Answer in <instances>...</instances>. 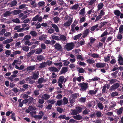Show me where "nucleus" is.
<instances>
[{"instance_id":"obj_53","label":"nucleus","mask_w":123,"mask_h":123,"mask_svg":"<svg viewBox=\"0 0 123 123\" xmlns=\"http://www.w3.org/2000/svg\"><path fill=\"white\" fill-rule=\"evenodd\" d=\"M57 111L59 113H62L63 111V109L59 107H58L56 109Z\"/></svg>"},{"instance_id":"obj_20","label":"nucleus","mask_w":123,"mask_h":123,"mask_svg":"<svg viewBox=\"0 0 123 123\" xmlns=\"http://www.w3.org/2000/svg\"><path fill=\"white\" fill-rule=\"evenodd\" d=\"M68 102V100L66 97H64L63 99L62 104L63 105L67 104Z\"/></svg>"},{"instance_id":"obj_10","label":"nucleus","mask_w":123,"mask_h":123,"mask_svg":"<svg viewBox=\"0 0 123 123\" xmlns=\"http://www.w3.org/2000/svg\"><path fill=\"white\" fill-rule=\"evenodd\" d=\"M49 71L54 72H58L59 71L57 68L55 67H52L49 68Z\"/></svg>"},{"instance_id":"obj_2","label":"nucleus","mask_w":123,"mask_h":123,"mask_svg":"<svg viewBox=\"0 0 123 123\" xmlns=\"http://www.w3.org/2000/svg\"><path fill=\"white\" fill-rule=\"evenodd\" d=\"M39 114L40 115H32V117L35 118L37 120H40L42 118L43 116L44 115V113L42 111H40Z\"/></svg>"},{"instance_id":"obj_41","label":"nucleus","mask_w":123,"mask_h":123,"mask_svg":"<svg viewBox=\"0 0 123 123\" xmlns=\"http://www.w3.org/2000/svg\"><path fill=\"white\" fill-rule=\"evenodd\" d=\"M72 112L71 114L72 115L74 116L78 114L76 110H71Z\"/></svg>"},{"instance_id":"obj_61","label":"nucleus","mask_w":123,"mask_h":123,"mask_svg":"<svg viewBox=\"0 0 123 123\" xmlns=\"http://www.w3.org/2000/svg\"><path fill=\"white\" fill-rule=\"evenodd\" d=\"M104 5L102 3H100L98 6V10H100L102 9Z\"/></svg>"},{"instance_id":"obj_4","label":"nucleus","mask_w":123,"mask_h":123,"mask_svg":"<svg viewBox=\"0 0 123 123\" xmlns=\"http://www.w3.org/2000/svg\"><path fill=\"white\" fill-rule=\"evenodd\" d=\"M119 84L118 83L114 84L111 86L110 90L111 91L112 90H115L119 87Z\"/></svg>"},{"instance_id":"obj_12","label":"nucleus","mask_w":123,"mask_h":123,"mask_svg":"<svg viewBox=\"0 0 123 123\" xmlns=\"http://www.w3.org/2000/svg\"><path fill=\"white\" fill-rule=\"evenodd\" d=\"M72 18L68 20V21L64 24V25L65 26H69L70 25L71 23L72 22Z\"/></svg>"},{"instance_id":"obj_17","label":"nucleus","mask_w":123,"mask_h":123,"mask_svg":"<svg viewBox=\"0 0 123 123\" xmlns=\"http://www.w3.org/2000/svg\"><path fill=\"white\" fill-rule=\"evenodd\" d=\"M12 13L15 15L19 14L21 12V11L20 10H15L12 11Z\"/></svg>"},{"instance_id":"obj_9","label":"nucleus","mask_w":123,"mask_h":123,"mask_svg":"<svg viewBox=\"0 0 123 123\" xmlns=\"http://www.w3.org/2000/svg\"><path fill=\"white\" fill-rule=\"evenodd\" d=\"M39 74L38 71H37V73L36 72L33 74L32 76L31 77L32 79L34 80H36L37 79L38 77Z\"/></svg>"},{"instance_id":"obj_40","label":"nucleus","mask_w":123,"mask_h":123,"mask_svg":"<svg viewBox=\"0 0 123 123\" xmlns=\"http://www.w3.org/2000/svg\"><path fill=\"white\" fill-rule=\"evenodd\" d=\"M37 60L40 61H41L43 59V57L42 55H39L37 57Z\"/></svg>"},{"instance_id":"obj_52","label":"nucleus","mask_w":123,"mask_h":123,"mask_svg":"<svg viewBox=\"0 0 123 123\" xmlns=\"http://www.w3.org/2000/svg\"><path fill=\"white\" fill-rule=\"evenodd\" d=\"M86 61L87 63L90 64H93L94 63V60L90 59L87 60Z\"/></svg>"},{"instance_id":"obj_35","label":"nucleus","mask_w":123,"mask_h":123,"mask_svg":"<svg viewBox=\"0 0 123 123\" xmlns=\"http://www.w3.org/2000/svg\"><path fill=\"white\" fill-rule=\"evenodd\" d=\"M31 36L30 35H26L23 39L24 40H28L31 38Z\"/></svg>"},{"instance_id":"obj_8","label":"nucleus","mask_w":123,"mask_h":123,"mask_svg":"<svg viewBox=\"0 0 123 123\" xmlns=\"http://www.w3.org/2000/svg\"><path fill=\"white\" fill-rule=\"evenodd\" d=\"M118 61L120 65H123V58L122 56L119 55L118 57Z\"/></svg>"},{"instance_id":"obj_33","label":"nucleus","mask_w":123,"mask_h":123,"mask_svg":"<svg viewBox=\"0 0 123 123\" xmlns=\"http://www.w3.org/2000/svg\"><path fill=\"white\" fill-rule=\"evenodd\" d=\"M118 33L120 34H123V25H120L119 28V32Z\"/></svg>"},{"instance_id":"obj_25","label":"nucleus","mask_w":123,"mask_h":123,"mask_svg":"<svg viewBox=\"0 0 123 123\" xmlns=\"http://www.w3.org/2000/svg\"><path fill=\"white\" fill-rule=\"evenodd\" d=\"M90 112V111L89 110L86 109L83 111L82 113L84 115H89V112Z\"/></svg>"},{"instance_id":"obj_26","label":"nucleus","mask_w":123,"mask_h":123,"mask_svg":"<svg viewBox=\"0 0 123 123\" xmlns=\"http://www.w3.org/2000/svg\"><path fill=\"white\" fill-rule=\"evenodd\" d=\"M17 5V2L16 0H14L10 2V5L11 7H12Z\"/></svg>"},{"instance_id":"obj_45","label":"nucleus","mask_w":123,"mask_h":123,"mask_svg":"<svg viewBox=\"0 0 123 123\" xmlns=\"http://www.w3.org/2000/svg\"><path fill=\"white\" fill-rule=\"evenodd\" d=\"M53 20L54 22L55 23H57L58 22V21L59 20V17L57 16L56 17L53 18Z\"/></svg>"},{"instance_id":"obj_5","label":"nucleus","mask_w":123,"mask_h":123,"mask_svg":"<svg viewBox=\"0 0 123 123\" xmlns=\"http://www.w3.org/2000/svg\"><path fill=\"white\" fill-rule=\"evenodd\" d=\"M55 49L57 50H61L62 46L59 43H56L54 45Z\"/></svg>"},{"instance_id":"obj_19","label":"nucleus","mask_w":123,"mask_h":123,"mask_svg":"<svg viewBox=\"0 0 123 123\" xmlns=\"http://www.w3.org/2000/svg\"><path fill=\"white\" fill-rule=\"evenodd\" d=\"M13 41L12 39H9L6 40L3 42V43L4 44H6L10 43L11 42Z\"/></svg>"},{"instance_id":"obj_37","label":"nucleus","mask_w":123,"mask_h":123,"mask_svg":"<svg viewBox=\"0 0 123 123\" xmlns=\"http://www.w3.org/2000/svg\"><path fill=\"white\" fill-rule=\"evenodd\" d=\"M76 110L78 113L79 114L82 111V108L80 106H78L76 108Z\"/></svg>"},{"instance_id":"obj_62","label":"nucleus","mask_w":123,"mask_h":123,"mask_svg":"<svg viewBox=\"0 0 123 123\" xmlns=\"http://www.w3.org/2000/svg\"><path fill=\"white\" fill-rule=\"evenodd\" d=\"M118 72V71H116L114 72L111 74V75L112 76L114 77H116L117 76V74Z\"/></svg>"},{"instance_id":"obj_48","label":"nucleus","mask_w":123,"mask_h":123,"mask_svg":"<svg viewBox=\"0 0 123 123\" xmlns=\"http://www.w3.org/2000/svg\"><path fill=\"white\" fill-rule=\"evenodd\" d=\"M39 38L40 40L42 41L45 40V39L46 37L45 35L44 34H43L39 36Z\"/></svg>"},{"instance_id":"obj_29","label":"nucleus","mask_w":123,"mask_h":123,"mask_svg":"<svg viewBox=\"0 0 123 123\" xmlns=\"http://www.w3.org/2000/svg\"><path fill=\"white\" fill-rule=\"evenodd\" d=\"M47 64L45 62H43L40 64L39 68H44L47 66Z\"/></svg>"},{"instance_id":"obj_38","label":"nucleus","mask_w":123,"mask_h":123,"mask_svg":"<svg viewBox=\"0 0 123 123\" xmlns=\"http://www.w3.org/2000/svg\"><path fill=\"white\" fill-rule=\"evenodd\" d=\"M121 34H122L118 33V35L117 36V38L118 39L120 40L119 41H121V40L123 38Z\"/></svg>"},{"instance_id":"obj_58","label":"nucleus","mask_w":123,"mask_h":123,"mask_svg":"<svg viewBox=\"0 0 123 123\" xmlns=\"http://www.w3.org/2000/svg\"><path fill=\"white\" fill-rule=\"evenodd\" d=\"M11 14L10 12L9 11H6L5 13L4 14V16L5 17H6L7 16H9L10 15V14Z\"/></svg>"},{"instance_id":"obj_16","label":"nucleus","mask_w":123,"mask_h":123,"mask_svg":"<svg viewBox=\"0 0 123 123\" xmlns=\"http://www.w3.org/2000/svg\"><path fill=\"white\" fill-rule=\"evenodd\" d=\"M50 97V95L47 94H44L42 97L45 100H47L49 99Z\"/></svg>"},{"instance_id":"obj_51","label":"nucleus","mask_w":123,"mask_h":123,"mask_svg":"<svg viewBox=\"0 0 123 123\" xmlns=\"http://www.w3.org/2000/svg\"><path fill=\"white\" fill-rule=\"evenodd\" d=\"M85 12V8H83L81 9L79 12V13L81 14L83 16L84 15V14Z\"/></svg>"},{"instance_id":"obj_44","label":"nucleus","mask_w":123,"mask_h":123,"mask_svg":"<svg viewBox=\"0 0 123 123\" xmlns=\"http://www.w3.org/2000/svg\"><path fill=\"white\" fill-rule=\"evenodd\" d=\"M27 100L28 104H30L33 101V99L32 97H31L28 99Z\"/></svg>"},{"instance_id":"obj_27","label":"nucleus","mask_w":123,"mask_h":123,"mask_svg":"<svg viewBox=\"0 0 123 123\" xmlns=\"http://www.w3.org/2000/svg\"><path fill=\"white\" fill-rule=\"evenodd\" d=\"M35 66H31L27 67V69L28 71L33 70L35 69Z\"/></svg>"},{"instance_id":"obj_11","label":"nucleus","mask_w":123,"mask_h":123,"mask_svg":"<svg viewBox=\"0 0 123 123\" xmlns=\"http://www.w3.org/2000/svg\"><path fill=\"white\" fill-rule=\"evenodd\" d=\"M90 31V30L88 29H86L83 32L82 37L83 38L86 37Z\"/></svg>"},{"instance_id":"obj_30","label":"nucleus","mask_w":123,"mask_h":123,"mask_svg":"<svg viewBox=\"0 0 123 123\" xmlns=\"http://www.w3.org/2000/svg\"><path fill=\"white\" fill-rule=\"evenodd\" d=\"M90 43H88V44L91 46L92 44L95 41L96 39L94 38H92L91 37L90 38Z\"/></svg>"},{"instance_id":"obj_55","label":"nucleus","mask_w":123,"mask_h":123,"mask_svg":"<svg viewBox=\"0 0 123 123\" xmlns=\"http://www.w3.org/2000/svg\"><path fill=\"white\" fill-rule=\"evenodd\" d=\"M12 21L13 22L16 23H20V20L18 18H16L15 19H12Z\"/></svg>"},{"instance_id":"obj_22","label":"nucleus","mask_w":123,"mask_h":123,"mask_svg":"<svg viewBox=\"0 0 123 123\" xmlns=\"http://www.w3.org/2000/svg\"><path fill=\"white\" fill-rule=\"evenodd\" d=\"M123 108L121 107L118 110L117 113L118 115H119L122 113L123 111Z\"/></svg>"},{"instance_id":"obj_13","label":"nucleus","mask_w":123,"mask_h":123,"mask_svg":"<svg viewBox=\"0 0 123 123\" xmlns=\"http://www.w3.org/2000/svg\"><path fill=\"white\" fill-rule=\"evenodd\" d=\"M21 61L19 59L15 60L13 63L12 64V65L13 66L15 65V64L16 63L17 64H18L19 65L21 64Z\"/></svg>"},{"instance_id":"obj_31","label":"nucleus","mask_w":123,"mask_h":123,"mask_svg":"<svg viewBox=\"0 0 123 123\" xmlns=\"http://www.w3.org/2000/svg\"><path fill=\"white\" fill-rule=\"evenodd\" d=\"M30 33L32 36L34 37H36L37 35L36 32L35 31H31Z\"/></svg>"},{"instance_id":"obj_56","label":"nucleus","mask_w":123,"mask_h":123,"mask_svg":"<svg viewBox=\"0 0 123 123\" xmlns=\"http://www.w3.org/2000/svg\"><path fill=\"white\" fill-rule=\"evenodd\" d=\"M98 26V24H97L95 25L92 27L91 28V30L92 31H94L95 30L96 28H97V27Z\"/></svg>"},{"instance_id":"obj_28","label":"nucleus","mask_w":123,"mask_h":123,"mask_svg":"<svg viewBox=\"0 0 123 123\" xmlns=\"http://www.w3.org/2000/svg\"><path fill=\"white\" fill-rule=\"evenodd\" d=\"M97 117L98 118L100 117H102L103 114L100 111H98L96 113Z\"/></svg>"},{"instance_id":"obj_49","label":"nucleus","mask_w":123,"mask_h":123,"mask_svg":"<svg viewBox=\"0 0 123 123\" xmlns=\"http://www.w3.org/2000/svg\"><path fill=\"white\" fill-rule=\"evenodd\" d=\"M62 100H58L56 103L55 105H57L58 106H60L62 104Z\"/></svg>"},{"instance_id":"obj_32","label":"nucleus","mask_w":123,"mask_h":123,"mask_svg":"<svg viewBox=\"0 0 123 123\" xmlns=\"http://www.w3.org/2000/svg\"><path fill=\"white\" fill-rule=\"evenodd\" d=\"M97 106L100 109L103 110L104 108V106L101 103L98 102L97 104Z\"/></svg>"},{"instance_id":"obj_39","label":"nucleus","mask_w":123,"mask_h":123,"mask_svg":"<svg viewBox=\"0 0 123 123\" xmlns=\"http://www.w3.org/2000/svg\"><path fill=\"white\" fill-rule=\"evenodd\" d=\"M45 2L43 1L39 2L38 3V5L39 7H42L45 5Z\"/></svg>"},{"instance_id":"obj_34","label":"nucleus","mask_w":123,"mask_h":123,"mask_svg":"<svg viewBox=\"0 0 123 123\" xmlns=\"http://www.w3.org/2000/svg\"><path fill=\"white\" fill-rule=\"evenodd\" d=\"M59 38L60 40L63 41H65L66 39V37L64 35H61Z\"/></svg>"},{"instance_id":"obj_6","label":"nucleus","mask_w":123,"mask_h":123,"mask_svg":"<svg viewBox=\"0 0 123 123\" xmlns=\"http://www.w3.org/2000/svg\"><path fill=\"white\" fill-rule=\"evenodd\" d=\"M106 66L105 63L100 62L96 64V66L98 68H103Z\"/></svg>"},{"instance_id":"obj_21","label":"nucleus","mask_w":123,"mask_h":123,"mask_svg":"<svg viewBox=\"0 0 123 123\" xmlns=\"http://www.w3.org/2000/svg\"><path fill=\"white\" fill-rule=\"evenodd\" d=\"M114 13L115 15L119 16L120 15L121 12L118 10H117L114 11Z\"/></svg>"},{"instance_id":"obj_24","label":"nucleus","mask_w":123,"mask_h":123,"mask_svg":"<svg viewBox=\"0 0 123 123\" xmlns=\"http://www.w3.org/2000/svg\"><path fill=\"white\" fill-rule=\"evenodd\" d=\"M89 55H90L91 57L94 58H98L99 57L98 55L97 54H96L95 53L92 54H89Z\"/></svg>"},{"instance_id":"obj_54","label":"nucleus","mask_w":123,"mask_h":123,"mask_svg":"<svg viewBox=\"0 0 123 123\" xmlns=\"http://www.w3.org/2000/svg\"><path fill=\"white\" fill-rule=\"evenodd\" d=\"M75 101V99H74L72 97H71L69 98V101L70 103L72 104Z\"/></svg>"},{"instance_id":"obj_63","label":"nucleus","mask_w":123,"mask_h":123,"mask_svg":"<svg viewBox=\"0 0 123 123\" xmlns=\"http://www.w3.org/2000/svg\"><path fill=\"white\" fill-rule=\"evenodd\" d=\"M44 81V79L43 78H41L38 79L37 82L39 84H41Z\"/></svg>"},{"instance_id":"obj_57","label":"nucleus","mask_w":123,"mask_h":123,"mask_svg":"<svg viewBox=\"0 0 123 123\" xmlns=\"http://www.w3.org/2000/svg\"><path fill=\"white\" fill-rule=\"evenodd\" d=\"M52 39H55L56 40H60L59 37L55 35L52 36Z\"/></svg>"},{"instance_id":"obj_15","label":"nucleus","mask_w":123,"mask_h":123,"mask_svg":"<svg viewBox=\"0 0 123 123\" xmlns=\"http://www.w3.org/2000/svg\"><path fill=\"white\" fill-rule=\"evenodd\" d=\"M64 80V77L63 76H60L58 79V83H63Z\"/></svg>"},{"instance_id":"obj_14","label":"nucleus","mask_w":123,"mask_h":123,"mask_svg":"<svg viewBox=\"0 0 123 123\" xmlns=\"http://www.w3.org/2000/svg\"><path fill=\"white\" fill-rule=\"evenodd\" d=\"M51 25L56 32H59V29L58 27L56 25L54 24H52Z\"/></svg>"},{"instance_id":"obj_7","label":"nucleus","mask_w":123,"mask_h":123,"mask_svg":"<svg viewBox=\"0 0 123 123\" xmlns=\"http://www.w3.org/2000/svg\"><path fill=\"white\" fill-rule=\"evenodd\" d=\"M68 71V68L67 67H63L60 71V74H65Z\"/></svg>"},{"instance_id":"obj_50","label":"nucleus","mask_w":123,"mask_h":123,"mask_svg":"<svg viewBox=\"0 0 123 123\" xmlns=\"http://www.w3.org/2000/svg\"><path fill=\"white\" fill-rule=\"evenodd\" d=\"M77 64L81 66H82L84 67H85L86 65V64L84 62H80L78 61L77 63Z\"/></svg>"},{"instance_id":"obj_47","label":"nucleus","mask_w":123,"mask_h":123,"mask_svg":"<svg viewBox=\"0 0 123 123\" xmlns=\"http://www.w3.org/2000/svg\"><path fill=\"white\" fill-rule=\"evenodd\" d=\"M79 7V5L78 4H76L74 5L72 8V9L77 10L78 9Z\"/></svg>"},{"instance_id":"obj_46","label":"nucleus","mask_w":123,"mask_h":123,"mask_svg":"<svg viewBox=\"0 0 123 123\" xmlns=\"http://www.w3.org/2000/svg\"><path fill=\"white\" fill-rule=\"evenodd\" d=\"M82 34L81 33H80L79 34H78L77 35L75 36L74 37V40H76L77 39L79 38L82 35Z\"/></svg>"},{"instance_id":"obj_3","label":"nucleus","mask_w":123,"mask_h":123,"mask_svg":"<svg viewBox=\"0 0 123 123\" xmlns=\"http://www.w3.org/2000/svg\"><path fill=\"white\" fill-rule=\"evenodd\" d=\"M74 45L73 43H67L65 45V48L68 51L74 48Z\"/></svg>"},{"instance_id":"obj_23","label":"nucleus","mask_w":123,"mask_h":123,"mask_svg":"<svg viewBox=\"0 0 123 123\" xmlns=\"http://www.w3.org/2000/svg\"><path fill=\"white\" fill-rule=\"evenodd\" d=\"M35 50L36 51L35 52L36 54H40L42 51V49L40 48L36 49Z\"/></svg>"},{"instance_id":"obj_18","label":"nucleus","mask_w":123,"mask_h":123,"mask_svg":"<svg viewBox=\"0 0 123 123\" xmlns=\"http://www.w3.org/2000/svg\"><path fill=\"white\" fill-rule=\"evenodd\" d=\"M73 117L74 119L78 120H81L82 119V116L80 115H78L75 116H74Z\"/></svg>"},{"instance_id":"obj_59","label":"nucleus","mask_w":123,"mask_h":123,"mask_svg":"<svg viewBox=\"0 0 123 123\" xmlns=\"http://www.w3.org/2000/svg\"><path fill=\"white\" fill-rule=\"evenodd\" d=\"M29 47L28 46H25L22 48L23 50L24 51L27 52L29 49Z\"/></svg>"},{"instance_id":"obj_42","label":"nucleus","mask_w":123,"mask_h":123,"mask_svg":"<svg viewBox=\"0 0 123 123\" xmlns=\"http://www.w3.org/2000/svg\"><path fill=\"white\" fill-rule=\"evenodd\" d=\"M11 118L14 121H16V118L15 114L14 113H12L11 115Z\"/></svg>"},{"instance_id":"obj_36","label":"nucleus","mask_w":123,"mask_h":123,"mask_svg":"<svg viewBox=\"0 0 123 123\" xmlns=\"http://www.w3.org/2000/svg\"><path fill=\"white\" fill-rule=\"evenodd\" d=\"M98 91V89H97L95 91L92 90H90L89 92V94L91 95H92L93 94H95Z\"/></svg>"},{"instance_id":"obj_1","label":"nucleus","mask_w":123,"mask_h":123,"mask_svg":"<svg viewBox=\"0 0 123 123\" xmlns=\"http://www.w3.org/2000/svg\"><path fill=\"white\" fill-rule=\"evenodd\" d=\"M88 83L87 82H83L79 84L78 85L81 87V90L82 92H84L86 91V90L88 88Z\"/></svg>"},{"instance_id":"obj_43","label":"nucleus","mask_w":123,"mask_h":123,"mask_svg":"<svg viewBox=\"0 0 123 123\" xmlns=\"http://www.w3.org/2000/svg\"><path fill=\"white\" fill-rule=\"evenodd\" d=\"M79 95V94L78 93H75L72 94L71 96L74 99H76Z\"/></svg>"},{"instance_id":"obj_60","label":"nucleus","mask_w":123,"mask_h":123,"mask_svg":"<svg viewBox=\"0 0 123 123\" xmlns=\"http://www.w3.org/2000/svg\"><path fill=\"white\" fill-rule=\"evenodd\" d=\"M47 102L49 103L54 104L55 103V101L54 99H52V100L49 99L48 101Z\"/></svg>"},{"instance_id":"obj_64","label":"nucleus","mask_w":123,"mask_h":123,"mask_svg":"<svg viewBox=\"0 0 123 123\" xmlns=\"http://www.w3.org/2000/svg\"><path fill=\"white\" fill-rule=\"evenodd\" d=\"M118 95V93L117 92H112L111 94V97H113L114 96H117Z\"/></svg>"}]
</instances>
